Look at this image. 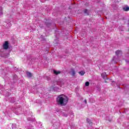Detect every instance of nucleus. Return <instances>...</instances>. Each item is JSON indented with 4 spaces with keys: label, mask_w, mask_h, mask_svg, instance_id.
I'll list each match as a JSON object with an SVG mask.
<instances>
[{
    "label": "nucleus",
    "mask_w": 129,
    "mask_h": 129,
    "mask_svg": "<svg viewBox=\"0 0 129 129\" xmlns=\"http://www.w3.org/2000/svg\"><path fill=\"white\" fill-rule=\"evenodd\" d=\"M68 100V97L64 95H60L56 98V102L59 105H66Z\"/></svg>",
    "instance_id": "nucleus-1"
},
{
    "label": "nucleus",
    "mask_w": 129,
    "mask_h": 129,
    "mask_svg": "<svg viewBox=\"0 0 129 129\" xmlns=\"http://www.w3.org/2000/svg\"><path fill=\"white\" fill-rule=\"evenodd\" d=\"M3 49L5 50H7V49H9V42L5 41V42L3 44Z\"/></svg>",
    "instance_id": "nucleus-2"
},
{
    "label": "nucleus",
    "mask_w": 129,
    "mask_h": 129,
    "mask_svg": "<svg viewBox=\"0 0 129 129\" xmlns=\"http://www.w3.org/2000/svg\"><path fill=\"white\" fill-rule=\"evenodd\" d=\"M115 53L116 55H117L118 56H121V54H122V52L120 50H117L116 51Z\"/></svg>",
    "instance_id": "nucleus-3"
},
{
    "label": "nucleus",
    "mask_w": 129,
    "mask_h": 129,
    "mask_svg": "<svg viewBox=\"0 0 129 129\" xmlns=\"http://www.w3.org/2000/svg\"><path fill=\"white\" fill-rule=\"evenodd\" d=\"M70 73H71V75H72V76H75L76 73H75V71L74 70V69H72Z\"/></svg>",
    "instance_id": "nucleus-4"
},
{
    "label": "nucleus",
    "mask_w": 129,
    "mask_h": 129,
    "mask_svg": "<svg viewBox=\"0 0 129 129\" xmlns=\"http://www.w3.org/2000/svg\"><path fill=\"white\" fill-rule=\"evenodd\" d=\"M102 77L103 78V79H106V73L103 72L101 74Z\"/></svg>",
    "instance_id": "nucleus-5"
},
{
    "label": "nucleus",
    "mask_w": 129,
    "mask_h": 129,
    "mask_svg": "<svg viewBox=\"0 0 129 129\" xmlns=\"http://www.w3.org/2000/svg\"><path fill=\"white\" fill-rule=\"evenodd\" d=\"M123 10L125 11V12H127L129 11V7L128 6H126L123 8Z\"/></svg>",
    "instance_id": "nucleus-6"
},
{
    "label": "nucleus",
    "mask_w": 129,
    "mask_h": 129,
    "mask_svg": "<svg viewBox=\"0 0 129 129\" xmlns=\"http://www.w3.org/2000/svg\"><path fill=\"white\" fill-rule=\"evenodd\" d=\"M53 73L54 74H55V75H58V74H60V73H61V72L59 71H55L54 70L53 71Z\"/></svg>",
    "instance_id": "nucleus-7"
},
{
    "label": "nucleus",
    "mask_w": 129,
    "mask_h": 129,
    "mask_svg": "<svg viewBox=\"0 0 129 129\" xmlns=\"http://www.w3.org/2000/svg\"><path fill=\"white\" fill-rule=\"evenodd\" d=\"M79 73V74H80V75L81 76H83V75H84L85 74V72L82 71L80 72Z\"/></svg>",
    "instance_id": "nucleus-8"
},
{
    "label": "nucleus",
    "mask_w": 129,
    "mask_h": 129,
    "mask_svg": "<svg viewBox=\"0 0 129 129\" xmlns=\"http://www.w3.org/2000/svg\"><path fill=\"white\" fill-rule=\"evenodd\" d=\"M4 13H3V7L0 6V16H3Z\"/></svg>",
    "instance_id": "nucleus-9"
},
{
    "label": "nucleus",
    "mask_w": 129,
    "mask_h": 129,
    "mask_svg": "<svg viewBox=\"0 0 129 129\" xmlns=\"http://www.w3.org/2000/svg\"><path fill=\"white\" fill-rule=\"evenodd\" d=\"M27 76L28 77H32V74L30 72H27L26 73Z\"/></svg>",
    "instance_id": "nucleus-10"
},
{
    "label": "nucleus",
    "mask_w": 129,
    "mask_h": 129,
    "mask_svg": "<svg viewBox=\"0 0 129 129\" xmlns=\"http://www.w3.org/2000/svg\"><path fill=\"white\" fill-rule=\"evenodd\" d=\"M84 13L85 14H87V15H88V10L85 9L84 11Z\"/></svg>",
    "instance_id": "nucleus-11"
},
{
    "label": "nucleus",
    "mask_w": 129,
    "mask_h": 129,
    "mask_svg": "<svg viewBox=\"0 0 129 129\" xmlns=\"http://www.w3.org/2000/svg\"><path fill=\"white\" fill-rule=\"evenodd\" d=\"M85 86H89V83L88 82H86L85 83Z\"/></svg>",
    "instance_id": "nucleus-12"
},
{
    "label": "nucleus",
    "mask_w": 129,
    "mask_h": 129,
    "mask_svg": "<svg viewBox=\"0 0 129 129\" xmlns=\"http://www.w3.org/2000/svg\"><path fill=\"white\" fill-rule=\"evenodd\" d=\"M89 121H90V120L89 119H87V122L89 123Z\"/></svg>",
    "instance_id": "nucleus-13"
},
{
    "label": "nucleus",
    "mask_w": 129,
    "mask_h": 129,
    "mask_svg": "<svg viewBox=\"0 0 129 129\" xmlns=\"http://www.w3.org/2000/svg\"><path fill=\"white\" fill-rule=\"evenodd\" d=\"M84 102H85V103H86V104L87 103V101L86 100H85Z\"/></svg>",
    "instance_id": "nucleus-14"
},
{
    "label": "nucleus",
    "mask_w": 129,
    "mask_h": 129,
    "mask_svg": "<svg viewBox=\"0 0 129 129\" xmlns=\"http://www.w3.org/2000/svg\"><path fill=\"white\" fill-rule=\"evenodd\" d=\"M126 63H128V61L125 60Z\"/></svg>",
    "instance_id": "nucleus-15"
},
{
    "label": "nucleus",
    "mask_w": 129,
    "mask_h": 129,
    "mask_svg": "<svg viewBox=\"0 0 129 129\" xmlns=\"http://www.w3.org/2000/svg\"><path fill=\"white\" fill-rule=\"evenodd\" d=\"M12 102H14V101H12Z\"/></svg>",
    "instance_id": "nucleus-16"
}]
</instances>
